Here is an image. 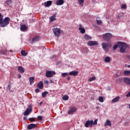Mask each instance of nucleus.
I'll list each match as a JSON object with an SVG mask.
<instances>
[{
  "label": "nucleus",
  "instance_id": "obj_23",
  "mask_svg": "<svg viewBox=\"0 0 130 130\" xmlns=\"http://www.w3.org/2000/svg\"><path fill=\"white\" fill-rule=\"evenodd\" d=\"M35 80V77H31L29 78V81L30 83V85H32L34 83V80Z\"/></svg>",
  "mask_w": 130,
  "mask_h": 130
},
{
  "label": "nucleus",
  "instance_id": "obj_26",
  "mask_svg": "<svg viewBox=\"0 0 130 130\" xmlns=\"http://www.w3.org/2000/svg\"><path fill=\"white\" fill-rule=\"evenodd\" d=\"M110 57L109 56H107L105 58V62H110Z\"/></svg>",
  "mask_w": 130,
  "mask_h": 130
},
{
  "label": "nucleus",
  "instance_id": "obj_11",
  "mask_svg": "<svg viewBox=\"0 0 130 130\" xmlns=\"http://www.w3.org/2000/svg\"><path fill=\"white\" fill-rule=\"evenodd\" d=\"M52 5V1H49L44 3V6L46 8H48V7H50Z\"/></svg>",
  "mask_w": 130,
  "mask_h": 130
},
{
  "label": "nucleus",
  "instance_id": "obj_6",
  "mask_svg": "<svg viewBox=\"0 0 130 130\" xmlns=\"http://www.w3.org/2000/svg\"><path fill=\"white\" fill-rule=\"evenodd\" d=\"M32 112V105H30L28 106L27 108L24 111L23 115L26 116L29 115Z\"/></svg>",
  "mask_w": 130,
  "mask_h": 130
},
{
  "label": "nucleus",
  "instance_id": "obj_37",
  "mask_svg": "<svg viewBox=\"0 0 130 130\" xmlns=\"http://www.w3.org/2000/svg\"><path fill=\"white\" fill-rule=\"evenodd\" d=\"M28 120L29 121H31V122H34V121H35V118H34V117L29 118H28Z\"/></svg>",
  "mask_w": 130,
  "mask_h": 130
},
{
  "label": "nucleus",
  "instance_id": "obj_31",
  "mask_svg": "<svg viewBox=\"0 0 130 130\" xmlns=\"http://www.w3.org/2000/svg\"><path fill=\"white\" fill-rule=\"evenodd\" d=\"M79 30H80V33H81L82 34H85V32H86V30H85V28H79Z\"/></svg>",
  "mask_w": 130,
  "mask_h": 130
},
{
  "label": "nucleus",
  "instance_id": "obj_49",
  "mask_svg": "<svg viewBox=\"0 0 130 130\" xmlns=\"http://www.w3.org/2000/svg\"><path fill=\"white\" fill-rule=\"evenodd\" d=\"M26 119H27V117H24L23 120H26Z\"/></svg>",
  "mask_w": 130,
  "mask_h": 130
},
{
  "label": "nucleus",
  "instance_id": "obj_45",
  "mask_svg": "<svg viewBox=\"0 0 130 130\" xmlns=\"http://www.w3.org/2000/svg\"><path fill=\"white\" fill-rule=\"evenodd\" d=\"M44 84H45V85H48V81H47V80H45L44 81Z\"/></svg>",
  "mask_w": 130,
  "mask_h": 130
},
{
  "label": "nucleus",
  "instance_id": "obj_8",
  "mask_svg": "<svg viewBox=\"0 0 130 130\" xmlns=\"http://www.w3.org/2000/svg\"><path fill=\"white\" fill-rule=\"evenodd\" d=\"M102 45L105 51H108V47H109V46L110 47H111V45L107 44L106 43H103Z\"/></svg>",
  "mask_w": 130,
  "mask_h": 130
},
{
  "label": "nucleus",
  "instance_id": "obj_14",
  "mask_svg": "<svg viewBox=\"0 0 130 130\" xmlns=\"http://www.w3.org/2000/svg\"><path fill=\"white\" fill-rule=\"evenodd\" d=\"M64 4V1L63 0H57L56 2V6H62Z\"/></svg>",
  "mask_w": 130,
  "mask_h": 130
},
{
  "label": "nucleus",
  "instance_id": "obj_28",
  "mask_svg": "<svg viewBox=\"0 0 130 130\" xmlns=\"http://www.w3.org/2000/svg\"><path fill=\"white\" fill-rule=\"evenodd\" d=\"M8 53V51H7L6 49H3L2 51H1V54H4V55H6Z\"/></svg>",
  "mask_w": 130,
  "mask_h": 130
},
{
  "label": "nucleus",
  "instance_id": "obj_35",
  "mask_svg": "<svg viewBox=\"0 0 130 130\" xmlns=\"http://www.w3.org/2000/svg\"><path fill=\"white\" fill-rule=\"evenodd\" d=\"M5 3L6 4V5L9 6V5H11V4H12V0H7L6 1Z\"/></svg>",
  "mask_w": 130,
  "mask_h": 130
},
{
  "label": "nucleus",
  "instance_id": "obj_18",
  "mask_svg": "<svg viewBox=\"0 0 130 130\" xmlns=\"http://www.w3.org/2000/svg\"><path fill=\"white\" fill-rule=\"evenodd\" d=\"M27 29H28V27H27V26H26L25 25L23 24L20 26V30L21 31H22V32L26 31Z\"/></svg>",
  "mask_w": 130,
  "mask_h": 130
},
{
  "label": "nucleus",
  "instance_id": "obj_48",
  "mask_svg": "<svg viewBox=\"0 0 130 130\" xmlns=\"http://www.w3.org/2000/svg\"><path fill=\"white\" fill-rule=\"evenodd\" d=\"M67 79H68V81H70V80H71V77L68 76V78H67Z\"/></svg>",
  "mask_w": 130,
  "mask_h": 130
},
{
  "label": "nucleus",
  "instance_id": "obj_20",
  "mask_svg": "<svg viewBox=\"0 0 130 130\" xmlns=\"http://www.w3.org/2000/svg\"><path fill=\"white\" fill-rule=\"evenodd\" d=\"M111 126V121L107 119L104 123V126Z\"/></svg>",
  "mask_w": 130,
  "mask_h": 130
},
{
  "label": "nucleus",
  "instance_id": "obj_29",
  "mask_svg": "<svg viewBox=\"0 0 130 130\" xmlns=\"http://www.w3.org/2000/svg\"><path fill=\"white\" fill-rule=\"evenodd\" d=\"M47 94H48V91H44L42 93V97H43V98H45V97H46V95Z\"/></svg>",
  "mask_w": 130,
  "mask_h": 130
},
{
  "label": "nucleus",
  "instance_id": "obj_27",
  "mask_svg": "<svg viewBox=\"0 0 130 130\" xmlns=\"http://www.w3.org/2000/svg\"><path fill=\"white\" fill-rule=\"evenodd\" d=\"M85 2V0H78V3L80 6L83 7L84 6V3Z\"/></svg>",
  "mask_w": 130,
  "mask_h": 130
},
{
  "label": "nucleus",
  "instance_id": "obj_10",
  "mask_svg": "<svg viewBox=\"0 0 130 130\" xmlns=\"http://www.w3.org/2000/svg\"><path fill=\"white\" fill-rule=\"evenodd\" d=\"M77 111V108L75 107H71L70 108L69 111H68V114H74V113H75V112H76V111Z\"/></svg>",
  "mask_w": 130,
  "mask_h": 130
},
{
  "label": "nucleus",
  "instance_id": "obj_47",
  "mask_svg": "<svg viewBox=\"0 0 130 130\" xmlns=\"http://www.w3.org/2000/svg\"><path fill=\"white\" fill-rule=\"evenodd\" d=\"M18 78L19 79H21V78H22V76H21V75H18Z\"/></svg>",
  "mask_w": 130,
  "mask_h": 130
},
{
  "label": "nucleus",
  "instance_id": "obj_21",
  "mask_svg": "<svg viewBox=\"0 0 130 130\" xmlns=\"http://www.w3.org/2000/svg\"><path fill=\"white\" fill-rule=\"evenodd\" d=\"M55 18H56V13H55L53 16L49 17L50 22L55 21Z\"/></svg>",
  "mask_w": 130,
  "mask_h": 130
},
{
  "label": "nucleus",
  "instance_id": "obj_51",
  "mask_svg": "<svg viewBox=\"0 0 130 130\" xmlns=\"http://www.w3.org/2000/svg\"><path fill=\"white\" fill-rule=\"evenodd\" d=\"M116 78H117V77H118V75H117V74H116Z\"/></svg>",
  "mask_w": 130,
  "mask_h": 130
},
{
  "label": "nucleus",
  "instance_id": "obj_54",
  "mask_svg": "<svg viewBox=\"0 0 130 130\" xmlns=\"http://www.w3.org/2000/svg\"><path fill=\"white\" fill-rule=\"evenodd\" d=\"M55 56H56L55 55H54V56H53V57L55 58Z\"/></svg>",
  "mask_w": 130,
  "mask_h": 130
},
{
  "label": "nucleus",
  "instance_id": "obj_16",
  "mask_svg": "<svg viewBox=\"0 0 130 130\" xmlns=\"http://www.w3.org/2000/svg\"><path fill=\"white\" fill-rule=\"evenodd\" d=\"M119 99H120V97L118 96L115 98L114 99H113L112 100L111 103H116V102H118L119 101Z\"/></svg>",
  "mask_w": 130,
  "mask_h": 130
},
{
  "label": "nucleus",
  "instance_id": "obj_1",
  "mask_svg": "<svg viewBox=\"0 0 130 130\" xmlns=\"http://www.w3.org/2000/svg\"><path fill=\"white\" fill-rule=\"evenodd\" d=\"M10 22H11V18L10 17H7L4 19V16H2V13H0V26L2 28L8 26L10 24Z\"/></svg>",
  "mask_w": 130,
  "mask_h": 130
},
{
  "label": "nucleus",
  "instance_id": "obj_53",
  "mask_svg": "<svg viewBox=\"0 0 130 130\" xmlns=\"http://www.w3.org/2000/svg\"><path fill=\"white\" fill-rule=\"evenodd\" d=\"M128 68H130V65L127 66Z\"/></svg>",
  "mask_w": 130,
  "mask_h": 130
},
{
  "label": "nucleus",
  "instance_id": "obj_9",
  "mask_svg": "<svg viewBox=\"0 0 130 130\" xmlns=\"http://www.w3.org/2000/svg\"><path fill=\"white\" fill-rule=\"evenodd\" d=\"M89 46H95V45H98L99 43L96 41H89L87 43Z\"/></svg>",
  "mask_w": 130,
  "mask_h": 130
},
{
  "label": "nucleus",
  "instance_id": "obj_38",
  "mask_svg": "<svg viewBox=\"0 0 130 130\" xmlns=\"http://www.w3.org/2000/svg\"><path fill=\"white\" fill-rule=\"evenodd\" d=\"M121 8L122 9H126L127 7H126V4H123L121 6Z\"/></svg>",
  "mask_w": 130,
  "mask_h": 130
},
{
  "label": "nucleus",
  "instance_id": "obj_4",
  "mask_svg": "<svg viewBox=\"0 0 130 130\" xmlns=\"http://www.w3.org/2000/svg\"><path fill=\"white\" fill-rule=\"evenodd\" d=\"M53 31L56 37H59L60 36V34L62 33V30L60 29V28H53Z\"/></svg>",
  "mask_w": 130,
  "mask_h": 130
},
{
  "label": "nucleus",
  "instance_id": "obj_44",
  "mask_svg": "<svg viewBox=\"0 0 130 130\" xmlns=\"http://www.w3.org/2000/svg\"><path fill=\"white\" fill-rule=\"evenodd\" d=\"M40 92V89L37 88L35 89V93H39Z\"/></svg>",
  "mask_w": 130,
  "mask_h": 130
},
{
  "label": "nucleus",
  "instance_id": "obj_40",
  "mask_svg": "<svg viewBox=\"0 0 130 130\" xmlns=\"http://www.w3.org/2000/svg\"><path fill=\"white\" fill-rule=\"evenodd\" d=\"M96 22L98 25H101L102 24V21L96 20Z\"/></svg>",
  "mask_w": 130,
  "mask_h": 130
},
{
  "label": "nucleus",
  "instance_id": "obj_13",
  "mask_svg": "<svg viewBox=\"0 0 130 130\" xmlns=\"http://www.w3.org/2000/svg\"><path fill=\"white\" fill-rule=\"evenodd\" d=\"M36 127V124L31 123L27 126V129H33V128H35Z\"/></svg>",
  "mask_w": 130,
  "mask_h": 130
},
{
  "label": "nucleus",
  "instance_id": "obj_50",
  "mask_svg": "<svg viewBox=\"0 0 130 130\" xmlns=\"http://www.w3.org/2000/svg\"><path fill=\"white\" fill-rule=\"evenodd\" d=\"M43 104V102H41L40 103V105H41V104Z\"/></svg>",
  "mask_w": 130,
  "mask_h": 130
},
{
  "label": "nucleus",
  "instance_id": "obj_32",
  "mask_svg": "<svg viewBox=\"0 0 130 130\" xmlns=\"http://www.w3.org/2000/svg\"><path fill=\"white\" fill-rule=\"evenodd\" d=\"M94 80H96V77L95 76H93L88 79V82H92V81H94Z\"/></svg>",
  "mask_w": 130,
  "mask_h": 130
},
{
  "label": "nucleus",
  "instance_id": "obj_30",
  "mask_svg": "<svg viewBox=\"0 0 130 130\" xmlns=\"http://www.w3.org/2000/svg\"><path fill=\"white\" fill-rule=\"evenodd\" d=\"M99 101L103 103V102H104V98H103V96H100L99 98Z\"/></svg>",
  "mask_w": 130,
  "mask_h": 130
},
{
  "label": "nucleus",
  "instance_id": "obj_17",
  "mask_svg": "<svg viewBox=\"0 0 130 130\" xmlns=\"http://www.w3.org/2000/svg\"><path fill=\"white\" fill-rule=\"evenodd\" d=\"M37 41H39V36H38L32 39L31 43H35V42H37Z\"/></svg>",
  "mask_w": 130,
  "mask_h": 130
},
{
  "label": "nucleus",
  "instance_id": "obj_36",
  "mask_svg": "<svg viewBox=\"0 0 130 130\" xmlns=\"http://www.w3.org/2000/svg\"><path fill=\"white\" fill-rule=\"evenodd\" d=\"M122 81V78H119L116 79V82L117 83H121Z\"/></svg>",
  "mask_w": 130,
  "mask_h": 130
},
{
  "label": "nucleus",
  "instance_id": "obj_52",
  "mask_svg": "<svg viewBox=\"0 0 130 130\" xmlns=\"http://www.w3.org/2000/svg\"><path fill=\"white\" fill-rule=\"evenodd\" d=\"M10 52H13V50H11Z\"/></svg>",
  "mask_w": 130,
  "mask_h": 130
},
{
  "label": "nucleus",
  "instance_id": "obj_39",
  "mask_svg": "<svg viewBox=\"0 0 130 130\" xmlns=\"http://www.w3.org/2000/svg\"><path fill=\"white\" fill-rule=\"evenodd\" d=\"M38 119H39V120H40V121H42V119H43V117H42V116H38Z\"/></svg>",
  "mask_w": 130,
  "mask_h": 130
},
{
  "label": "nucleus",
  "instance_id": "obj_5",
  "mask_svg": "<svg viewBox=\"0 0 130 130\" xmlns=\"http://www.w3.org/2000/svg\"><path fill=\"white\" fill-rule=\"evenodd\" d=\"M111 38H112V34L109 32L105 34L103 36V39L105 41H109Z\"/></svg>",
  "mask_w": 130,
  "mask_h": 130
},
{
  "label": "nucleus",
  "instance_id": "obj_24",
  "mask_svg": "<svg viewBox=\"0 0 130 130\" xmlns=\"http://www.w3.org/2000/svg\"><path fill=\"white\" fill-rule=\"evenodd\" d=\"M84 39H85V40H91L92 38L90 36L86 35L84 37Z\"/></svg>",
  "mask_w": 130,
  "mask_h": 130
},
{
  "label": "nucleus",
  "instance_id": "obj_12",
  "mask_svg": "<svg viewBox=\"0 0 130 130\" xmlns=\"http://www.w3.org/2000/svg\"><path fill=\"white\" fill-rule=\"evenodd\" d=\"M124 83H125V84H126V85H130V78H128L127 77H125L123 78V80Z\"/></svg>",
  "mask_w": 130,
  "mask_h": 130
},
{
  "label": "nucleus",
  "instance_id": "obj_25",
  "mask_svg": "<svg viewBox=\"0 0 130 130\" xmlns=\"http://www.w3.org/2000/svg\"><path fill=\"white\" fill-rule=\"evenodd\" d=\"M21 54L22 55V56H26V55L28 54V53L26 52L25 50H22L21 51Z\"/></svg>",
  "mask_w": 130,
  "mask_h": 130
},
{
  "label": "nucleus",
  "instance_id": "obj_43",
  "mask_svg": "<svg viewBox=\"0 0 130 130\" xmlns=\"http://www.w3.org/2000/svg\"><path fill=\"white\" fill-rule=\"evenodd\" d=\"M117 47H118V45H115L113 47V50H116V49L117 48Z\"/></svg>",
  "mask_w": 130,
  "mask_h": 130
},
{
  "label": "nucleus",
  "instance_id": "obj_34",
  "mask_svg": "<svg viewBox=\"0 0 130 130\" xmlns=\"http://www.w3.org/2000/svg\"><path fill=\"white\" fill-rule=\"evenodd\" d=\"M62 99L63 100H65L66 101H67V100H69V96L68 95H64L63 97H62Z\"/></svg>",
  "mask_w": 130,
  "mask_h": 130
},
{
  "label": "nucleus",
  "instance_id": "obj_3",
  "mask_svg": "<svg viewBox=\"0 0 130 130\" xmlns=\"http://www.w3.org/2000/svg\"><path fill=\"white\" fill-rule=\"evenodd\" d=\"M117 44L120 48V51L122 53H123L124 51H125V49H126V47L127 46H126V44L125 43H123L122 42H118L117 43Z\"/></svg>",
  "mask_w": 130,
  "mask_h": 130
},
{
  "label": "nucleus",
  "instance_id": "obj_7",
  "mask_svg": "<svg viewBox=\"0 0 130 130\" xmlns=\"http://www.w3.org/2000/svg\"><path fill=\"white\" fill-rule=\"evenodd\" d=\"M53 75H55V72H54V71L48 70L46 72V77H47V78H52Z\"/></svg>",
  "mask_w": 130,
  "mask_h": 130
},
{
  "label": "nucleus",
  "instance_id": "obj_42",
  "mask_svg": "<svg viewBox=\"0 0 130 130\" xmlns=\"http://www.w3.org/2000/svg\"><path fill=\"white\" fill-rule=\"evenodd\" d=\"M11 87H12V85L11 84V83H9L7 88V90H11Z\"/></svg>",
  "mask_w": 130,
  "mask_h": 130
},
{
  "label": "nucleus",
  "instance_id": "obj_46",
  "mask_svg": "<svg viewBox=\"0 0 130 130\" xmlns=\"http://www.w3.org/2000/svg\"><path fill=\"white\" fill-rule=\"evenodd\" d=\"M84 28L81 24L79 25V29H83Z\"/></svg>",
  "mask_w": 130,
  "mask_h": 130
},
{
  "label": "nucleus",
  "instance_id": "obj_33",
  "mask_svg": "<svg viewBox=\"0 0 130 130\" xmlns=\"http://www.w3.org/2000/svg\"><path fill=\"white\" fill-rule=\"evenodd\" d=\"M124 74L125 75V76H129L130 71H124Z\"/></svg>",
  "mask_w": 130,
  "mask_h": 130
},
{
  "label": "nucleus",
  "instance_id": "obj_19",
  "mask_svg": "<svg viewBox=\"0 0 130 130\" xmlns=\"http://www.w3.org/2000/svg\"><path fill=\"white\" fill-rule=\"evenodd\" d=\"M18 70L19 72L21 73V74H23V73H24L25 72V69H24L22 66H19L18 67Z\"/></svg>",
  "mask_w": 130,
  "mask_h": 130
},
{
  "label": "nucleus",
  "instance_id": "obj_15",
  "mask_svg": "<svg viewBox=\"0 0 130 130\" xmlns=\"http://www.w3.org/2000/svg\"><path fill=\"white\" fill-rule=\"evenodd\" d=\"M78 74H79L78 71H73L70 72L69 75H70V76H74V77H76V76H78Z\"/></svg>",
  "mask_w": 130,
  "mask_h": 130
},
{
  "label": "nucleus",
  "instance_id": "obj_22",
  "mask_svg": "<svg viewBox=\"0 0 130 130\" xmlns=\"http://www.w3.org/2000/svg\"><path fill=\"white\" fill-rule=\"evenodd\" d=\"M37 87L41 90H42V89H43V82L40 81L37 85Z\"/></svg>",
  "mask_w": 130,
  "mask_h": 130
},
{
  "label": "nucleus",
  "instance_id": "obj_2",
  "mask_svg": "<svg viewBox=\"0 0 130 130\" xmlns=\"http://www.w3.org/2000/svg\"><path fill=\"white\" fill-rule=\"evenodd\" d=\"M98 119H95L94 121L93 120H87L85 123V127H92L93 125H97Z\"/></svg>",
  "mask_w": 130,
  "mask_h": 130
},
{
  "label": "nucleus",
  "instance_id": "obj_41",
  "mask_svg": "<svg viewBox=\"0 0 130 130\" xmlns=\"http://www.w3.org/2000/svg\"><path fill=\"white\" fill-rule=\"evenodd\" d=\"M69 74L68 73H63L61 74L62 77H67V76H69Z\"/></svg>",
  "mask_w": 130,
  "mask_h": 130
}]
</instances>
